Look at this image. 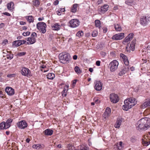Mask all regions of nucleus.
Listing matches in <instances>:
<instances>
[{"instance_id":"10","label":"nucleus","mask_w":150,"mask_h":150,"mask_svg":"<svg viewBox=\"0 0 150 150\" xmlns=\"http://www.w3.org/2000/svg\"><path fill=\"white\" fill-rule=\"evenodd\" d=\"M111 101L113 103H116L119 100V98L117 95L114 93H112L110 96Z\"/></svg>"},{"instance_id":"29","label":"nucleus","mask_w":150,"mask_h":150,"mask_svg":"<svg viewBox=\"0 0 150 150\" xmlns=\"http://www.w3.org/2000/svg\"><path fill=\"white\" fill-rule=\"evenodd\" d=\"M135 42L134 41H132L129 47L130 49L132 51H134L135 49Z\"/></svg>"},{"instance_id":"16","label":"nucleus","mask_w":150,"mask_h":150,"mask_svg":"<svg viewBox=\"0 0 150 150\" xmlns=\"http://www.w3.org/2000/svg\"><path fill=\"white\" fill-rule=\"evenodd\" d=\"M5 91L10 96L13 95L15 93L14 90L10 87H7L5 89Z\"/></svg>"},{"instance_id":"32","label":"nucleus","mask_w":150,"mask_h":150,"mask_svg":"<svg viewBox=\"0 0 150 150\" xmlns=\"http://www.w3.org/2000/svg\"><path fill=\"white\" fill-rule=\"evenodd\" d=\"M74 70L75 72L78 74H80L81 73V71L78 66H76L75 67Z\"/></svg>"},{"instance_id":"37","label":"nucleus","mask_w":150,"mask_h":150,"mask_svg":"<svg viewBox=\"0 0 150 150\" xmlns=\"http://www.w3.org/2000/svg\"><path fill=\"white\" fill-rule=\"evenodd\" d=\"M95 25L96 27L100 28L101 24L100 21L98 20H96L95 21Z\"/></svg>"},{"instance_id":"45","label":"nucleus","mask_w":150,"mask_h":150,"mask_svg":"<svg viewBox=\"0 0 150 150\" xmlns=\"http://www.w3.org/2000/svg\"><path fill=\"white\" fill-rule=\"evenodd\" d=\"M68 90V89H67V88H66V87H65L64 88V89L63 91H62V92H63L62 93H63V94H62V95L63 96L64 95V96H67V94L66 93L67 92V91Z\"/></svg>"},{"instance_id":"42","label":"nucleus","mask_w":150,"mask_h":150,"mask_svg":"<svg viewBox=\"0 0 150 150\" xmlns=\"http://www.w3.org/2000/svg\"><path fill=\"white\" fill-rule=\"evenodd\" d=\"M26 54V53L25 52H20L17 55L19 57H21L24 55Z\"/></svg>"},{"instance_id":"40","label":"nucleus","mask_w":150,"mask_h":150,"mask_svg":"<svg viewBox=\"0 0 150 150\" xmlns=\"http://www.w3.org/2000/svg\"><path fill=\"white\" fill-rule=\"evenodd\" d=\"M122 142H120L119 144L117 145V147L118 149L120 150L122 148Z\"/></svg>"},{"instance_id":"43","label":"nucleus","mask_w":150,"mask_h":150,"mask_svg":"<svg viewBox=\"0 0 150 150\" xmlns=\"http://www.w3.org/2000/svg\"><path fill=\"white\" fill-rule=\"evenodd\" d=\"M6 58L9 59H11L13 57V55L11 54H8L6 55Z\"/></svg>"},{"instance_id":"35","label":"nucleus","mask_w":150,"mask_h":150,"mask_svg":"<svg viewBox=\"0 0 150 150\" xmlns=\"http://www.w3.org/2000/svg\"><path fill=\"white\" fill-rule=\"evenodd\" d=\"M149 106L148 101L145 102L142 105L141 108H145L147 106Z\"/></svg>"},{"instance_id":"12","label":"nucleus","mask_w":150,"mask_h":150,"mask_svg":"<svg viewBox=\"0 0 150 150\" xmlns=\"http://www.w3.org/2000/svg\"><path fill=\"white\" fill-rule=\"evenodd\" d=\"M144 124L145 125V127L146 129L150 127V118L145 117L142 118Z\"/></svg>"},{"instance_id":"59","label":"nucleus","mask_w":150,"mask_h":150,"mask_svg":"<svg viewBox=\"0 0 150 150\" xmlns=\"http://www.w3.org/2000/svg\"><path fill=\"white\" fill-rule=\"evenodd\" d=\"M103 56H105L106 55V53L105 52H101L100 53Z\"/></svg>"},{"instance_id":"33","label":"nucleus","mask_w":150,"mask_h":150,"mask_svg":"<svg viewBox=\"0 0 150 150\" xmlns=\"http://www.w3.org/2000/svg\"><path fill=\"white\" fill-rule=\"evenodd\" d=\"M83 31H79L76 33V35L79 38H81L83 36Z\"/></svg>"},{"instance_id":"60","label":"nucleus","mask_w":150,"mask_h":150,"mask_svg":"<svg viewBox=\"0 0 150 150\" xmlns=\"http://www.w3.org/2000/svg\"><path fill=\"white\" fill-rule=\"evenodd\" d=\"M73 59L74 60H76L77 58V56L76 55H74L73 57Z\"/></svg>"},{"instance_id":"24","label":"nucleus","mask_w":150,"mask_h":150,"mask_svg":"<svg viewBox=\"0 0 150 150\" xmlns=\"http://www.w3.org/2000/svg\"><path fill=\"white\" fill-rule=\"evenodd\" d=\"M122 120L119 119L117 120L115 124V127L116 128H119L121 124Z\"/></svg>"},{"instance_id":"3","label":"nucleus","mask_w":150,"mask_h":150,"mask_svg":"<svg viewBox=\"0 0 150 150\" xmlns=\"http://www.w3.org/2000/svg\"><path fill=\"white\" fill-rule=\"evenodd\" d=\"M37 28L42 33H45L46 31V25L44 22H40L37 24Z\"/></svg>"},{"instance_id":"62","label":"nucleus","mask_w":150,"mask_h":150,"mask_svg":"<svg viewBox=\"0 0 150 150\" xmlns=\"http://www.w3.org/2000/svg\"><path fill=\"white\" fill-rule=\"evenodd\" d=\"M26 23L23 21H21L20 22V24L21 25H24Z\"/></svg>"},{"instance_id":"23","label":"nucleus","mask_w":150,"mask_h":150,"mask_svg":"<svg viewBox=\"0 0 150 150\" xmlns=\"http://www.w3.org/2000/svg\"><path fill=\"white\" fill-rule=\"evenodd\" d=\"M78 5L77 4H74L72 5L71 10V12L75 13L76 12Z\"/></svg>"},{"instance_id":"26","label":"nucleus","mask_w":150,"mask_h":150,"mask_svg":"<svg viewBox=\"0 0 150 150\" xmlns=\"http://www.w3.org/2000/svg\"><path fill=\"white\" fill-rule=\"evenodd\" d=\"M114 27L116 31H120L122 30L121 26L118 24H114Z\"/></svg>"},{"instance_id":"18","label":"nucleus","mask_w":150,"mask_h":150,"mask_svg":"<svg viewBox=\"0 0 150 150\" xmlns=\"http://www.w3.org/2000/svg\"><path fill=\"white\" fill-rule=\"evenodd\" d=\"M111 113V109L108 107H107L105 110L103 114V117L105 119L108 117L110 115Z\"/></svg>"},{"instance_id":"48","label":"nucleus","mask_w":150,"mask_h":150,"mask_svg":"<svg viewBox=\"0 0 150 150\" xmlns=\"http://www.w3.org/2000/svg\"><path fill=\"white\" fill-rule=\"evenodd\" d=\"M30 32L29 31H27L26 32H24L23 33V35L24 36H28L30 35Z\"/></svg>"},{"instance_id":"39","label":"nucleus","mask_w":150,"mask_h":150,"mask_svg":"<svg viewBox=\"0 0 150 150\" xmlns=\"http://www.w3.org/2000/svg\"><path fill=\"white\" fill-rule=\"evenodd\" d=\"M41 146L39 144H34L33 146V148H35L37 149H39L41 148Z\"/></svg>"},{"instance_id":"21","label":"nucleus","mask_w":150,"mask_h":150,"mask_svg":"<svg viewBox=\"0 0 150 150\" xmlns=\"http://www.w3.org/2000/svg\"><path fill=\"white\" fill-rule=\"evenodd\" d=\"M45 135L47 136H51L53 134V131L49 129H46L44 131Z\"/></svg>"},{"instance_id":"53","label":"nucleus","mask_w":150,"mask_h":150,"mask_svg":"<svg viewBox=\"0 0 150 150\" xmlns=\"http://www.w3.org/2000/svg\"><path fill=\"white\" fill-rule=\"evenodd\" d=\"M100 62L99 61H97L96 62V64L97 66H100Z\"/></svg>"},{"instance_id":"30","label":"nucleus","mask_w":150,"mask_h":150,"mask_svg":"<svg viewBox=\"0 0 150 150\" xmlns=\"http://www.w3.org/2000/svg\"><path fill=\"white\" fill-rule=\"evenodd\" d=\"M65 11V9L64 8H60L57 12V14L59 16H60L61 15L62 12H64Z\"/></svg>"},{"instance_id":"38","label":"nucleus","mask_w":150,"mask_h":150,"mask_svg":"<svg viewBox=\"0 0 150 150\" xmlns=\"http://www.w3.org/2000/svg\"><path fill=\"white\" fill-rule=\"evenodd\" d=\"M12 5H13V2H11L10 3H8L7 4V7L8 9L10 10H11L12 9V8L11 7Z\"/></svg>"},{"instance_id":"46","label":"nucleus","mask_w":150,"mask_h":150,"mask_svg":"<svg viewBox=\"0 0 150 150\" xmlns=\"http://www.w3.org/2000/svg\"><path fill=\"white\" fill-rule=\"evenodd\" d=\"M30 37L31 38V39L33 40H31V42H30V43H35V42H36V39L35 38H34V37H31V36H30Z\"/></svg>"},{"instance_id":"31","label":"nucleus","mask_w":150,"mask_h":150,"mask_svg":"<svg viewBox=\"0 0 150 150\" xmlns=\"http://www.w3.org/2000/svg\"><path fill=\"white\" fill-rule=\"evenodd\" d=\"M40 4V1L38 0H35L33 2V4L36 7L39 6Z\"/></svg>"},{"instance_id":"20","label":"nucleus","mask_w":150,"mask_h":150,"mask_svg":"<svg viewBox=\"0 0 150 150\" xmlns=\"http://www.w3.org/2000/svg\"><path fill=\"white\" fill-rule=\"evenodd\" d=\"M133 36V34L132 33L129 34L127 36L123 42V44H125V42H128L131 40L132 39Z\"/></svg>"},{"instance_id":"25","label":"nucleus","mask_w":150,"mask_h":150,"mask_svg":"<svg viewBox=\"0 0 150 150\" xmlns=\"http://www.w3.org/2000/svg\"><path fill=\"white\" fill-rule=\"evenodd\" d=\"M55 77V74L53 73H50L47 75V78L49 79H53Z\"/></svg>"},{"instance_id":"55","label":"nucleus","mask_w":150,"mask_h":150,"mask_svg":"<svg viewBox=\"0 0 150 150\" xmlns=\"http://www.w3.org/2000/svg\"><path fill=\"white\" fill-rule=\"evenodd\" d=\"M18 46L22 45V42L21 40H17Z\"/></svg>"},{"instance_id":"47","label":"nucleus","mask_w":150,"mask_h":150,"mask_svg":"<svg viewBox=\"0 0 150 150\" xmlns=\"http://www.w3.org/2000/svg\"><path fill=\"white\" fill-rule=\"evenodd\" d=\"M31 40H33L31 39V38L30 37L28 38V39H27V41H28V42H26L27 44H33V43H30V42H31Z\"/></svg>"},{"instance_id":"7","label":"nucleus","mask_w":150,"mask_h":150,"mask_svg":"<svg viewBox=\"0 0 150 150\" xmlns=\"http://www.w3.org/2000/svg\"><path fill=\"white\" fill-rule=\"evenodd\" d=\"M21 73L22 75L26 77L32 76L30 70L26 67H23L21 69Z\"/></svg>"},{"instance_id":"2","label":"nucleus","mask_w":150,"mask_h":150,"mask_svg":"<svg viewBox=\"0 0 150 150\" xmlns=\"http://www.w3.org/2000/svg\"><path fill=\"white\" fill-rule=\"evenodd\" d=\"M59 57L60 62L64 64L68 63L71 58L69 54L63 53L60 54Z\"/></svg>"},{"instance_id":"28","label":"nucleus","mask_w":150,"mask_h":150,"mask_svg":"<svg viewBox=\"0 0 150 150\" xmlns=\"http://www.w3.org/2000/svg\"><path fill=\"white\" fill-rule=\"evenodd\" d=\"M6 127L5 122H3L0 124V129H7V128H6Z\"/></svg>"},{"instance_id":"64","label":"nucleus","mask_w":150,"mask_h":150,"mask_svg":"<svg viewBox=\"0 0 150 150\" xmlns=\"http://www.w3.org/2000/svg\"><path fill=\"white\" fill-rule=\"evenodd\" d=\"M76 80H75L73 81L72 83V84L73 85V86H74L76 84Z\"/></svg>"},{"instance_id":"51","label":"nucleus","mask_w":150,"mask_h":150,"mask_svg":"<svg viewBox=\"0 0 150 150\" xmlns=\"http://www.w3.org/2000/svg\"><path fill=\"white\" fill-rule=\"evenodd\" d=\"M8 42V41L6 40V39H5L4 40L3 42H2V44H4V45H5L6 43H7Z\"/></svg>"},{"instance_id":"56","label":"nucleus","mask_w":150,"mask_h":150,"mask_svg":"<svg viewBox=\"0 0 150 150\" xmlns=\"http://www.w3.org/2000/svg\"><path fill=\"white\" fill-rule=\"evenodd\" d=\"M5 26L4 23H2L0 24V28H2Z\"/></svg>"},{"instance_id":"63","label":"nucleus","mask_w":150,"mask_h":150,"mask_svg":"<svg viewBox=\"0 0 150 150\" xmlns=\"http://www.w3.org/2000/svg\"><path fill=\"white\" fill-rule=\"evenodd\" d=\"M93 69L92 68H90L89 69V71L91 72H92L93 71Z\"/></svg>"},{"instance_id":"4","label":"nucleus","mask_w":150,"mask_h":150,"mask_svg":"<svg viewBox=\"0 0 150 150\" xmlns=\"http://www.w3.org/2000/svg\"><path fill=\"white\" fill-rule=\"evenodd\" d=\"M80 24V22L77 19H71L68 23V26L72 28H75L78 27Z\"/></svg>"},{"instance_id":"6","label":"nucleus","mask_w":150,"mask_h":150,"mask_svg":"<svg viewBox=\"0 0 150 150\" xmlns=\"http://www.w3.org/2000/svg\"><path fill=\"white\" fill-rule=\"evenodd\" d=\"M150 21V17L143 16H142L140 19V23L143 26H145L147 25Z\"/></svg>"},{"instance_id":"15","label":"nucleus","mask_w":150,"mask_h":150,"mask_svg":"<svg viewBox=\"0 0 150 150\" xmlns=\"http://www.w3.org/2000/svg\"><path fill=\"white\" fill-rule=\"evenodd\" d=\"M109 6L107 4H105L98 8V11L100 12V13H103L108 10Z\"/></svg>"},{"instance_id":"61","label":"nucleus","mask_w":150,"mask_h":150,"mask_svg":"<svg viewBox=\"0 0 150 150\" xmlns=\"http://www.w3.org/2000/svg\"><path fill=\"white\" fill-rule=\"evenodd\" d=\"M104 33H106L107 31V28H104L103 29Z\"/></svg>"},{"instance_id":"34","label":"nucleus","mask_w":150,"mask_h":150,"mask_svg":"<svg viewBox=\"0 0 150 150\" xmlns=\"http://www.w3.org/2000/svg\"><path fill=\"white\" fill-rule=\"evenodd\" d=\"M142 144L145 146H147L150 144V142H147L145 140H142Z\"/></svg>"},{"instance_id":"41","label":"nucleus","mask_w":150,"mask_h":150,"mask_svg":"<svg viewBox=\"0 0 150 150\" xmlns=\"http://www.w3.org/2000/svg\"><path fill=\"white\" fill-rule=\"evenodd\" d=\"M98 32L96 30L93 31L92 33V35L93 37H95L97 35Z\"/></svg>"},{"instance_id":"9","label":"nucleus","mask_w":150,"mask_h":150,"mask_svg":"<svg viewBox=\"0 0 150 150\" xmlns=\"http://www.w3.org/2000/svg\"><path fill=\"white\" fill-rule=\"evenodd\" d=\"M17 126L21 129H24L27 127L28 124L25 120H22L17 123Z\"/></svg>"},{"instance_id":"58","label":"nucleus","mask_w":150,"mask_h":150,"mask_svg":"<svg viewBox=\"0 0 150 150\" xmlns=\"http://www.w3.org/2000/svg\"><path fill=\"white\" fill-rule=\"evenodd\" d=\"M125 3L127 4V5H131V4H132V3L129 1H126L125 2Z\"/></svg>"},{"instance_id":"1","label":"nucleus","mask_w":150,"mask_h":150,"mask_svg":"<svg viewBox=\"0 0 150 150\" xmlns=\"http://www.w3.org/2000/svg\"><path fill=\"white\" fill-rule=\"evenodd\" d=\"M137 103L136 100L134 98L131 97L126 99L124 101L125 105H123V109L125 111H127L136 104Z\"/></svg>"},{"instance_id":"57","label":"nucleus","mask_w":150,"mask_h":150,"mask_svg":"<svg viewBox=\"0 0 150 150\" xmlns=\"http://www.w3.org/2000/svg\"><path fill=\"white\" fill-rule=\"evenodd\" d=\"M58 3H59V1L58 0H56L54 2V4L55 5H57L58 4Z\"/></svg>"},{"instance_id":"11","label":"nucleus","mask_w":150,"mask_h":150,"mask_svg":"<svg viewBox=\"0 0 150 150\" xmlns=\"http://www.w3.org/2000/svg\"><path fill=\"white\" fill-rule=\"evenodd\" d=\"M124 33H123L116 34L112 36V39L116 40H121L124 37Z\"/></svg>"},{"instance_id":"54","label":"nucleus","mask_w":150,"mask_h":150,"mask_svg":"<svg viewBox=\"0 0 150 150\" xmlns=\"http://www.w3.org/2000/svg\"><path fill=\"white\" fill-rule=\"evenodd\" d=\"M3 14L6 16H11L10 14L9 13H8V12H4L3 13Z\"/></svg>"},{"instance_id":"50","label":"nucleus","mask_w":150,"mask_h":150,"mask_svg":"<svg viewBox=\"0 0 150 150\" xmlns=\"http://www.w3.org/2000/svg\"><path fill=\"white\" fill-rule=\"evenodd\" d=\"M81 150H89V149L87 146H85L83 147L81 149Z\"/></svg>"},{"instance_id":"27","label":"nucleus","mask_w":150,"mask_h":150,"mask_svg":"<svg viewBox=\"0 0 150 150\" xmlns=\"http://www.w3.org/2000/svg\"><path fill=\"white\" fill-rule=\"evenodd\" d=\"M25 18L29 23H30L33 22V18L32 16H27L25 17Z\"/></svg>"},{"instance_id":"5","label":"nucleus","mask_w":150,"mask_h":150,"mask_svg":"<svg viewBox=\"0 0 150 150\" xmlns=\"http://www.w3.org/2000/svg\"><path fill=\"white\" fill-rule=\"evenodd\" d=\"M118 65V62L116 60H113L109 64L110 71L112 72L114 71L117 69Z\"/></svg>"},{"instance_id":"19","label":"nucleus","mask_w":150,"mask_h":150,"mask_svg":"<svg viewBox=\"0 0 150 150\" xmlns=\"http://www.w3.org/2000/svg\"><path fill=\"white\" fill-rule=\"evenodd\" d=\"M120 56L122 58L123 61L126 66L129 65V61L127 59V57L125 54L122 53L120 54Z\"/></svg>"},{"instance_id":"14","label":"nucleus","mask_w":150,"mask_h":150,"mask_svg":"<svg viewBox=\"0 0 150 150\" xmlns=\"http://www.w3.org/2000/svg\"><path fill=\"white\" fill-rule=\"evenodd\" d=\"M63 25L62 24H60L59 23H55L52 25L51 27L52 30L58 31L60 29L61 26Z\"/></svg>"},{"instance_id":"52","label":"nucleus","mask_w":150,"mask_h":150,"mask_svg":"<svg viewBox=\"0 0 150 150\" xmlns=\"http://www.w3.org/2000/svg\"><path fill=\"white\" fill-rule=\"evenodd\" d=\"M4 95L2 91H0V97L3 98L4 97Z\"/></svg>"},{"instance_id":"8","label":"nucleus","mask_w":150,"mask_h":150,"mask_svg":"<svg viewBox=\"0 0 150 150\" xmlns=\"http://www.w3.org/2000/svg\"><path fill=\"white\" fill-rule=\"evenodd\" d=\"M144 122H143L142 118L139 120L136 125L137 129H146V128L145 127Z\"/></svg>"},{"instance_id":"13","label":"nucleus","mask_w":150,"mask_h":150,"mask_svg":"<svg viewBox=\"0 0 150 150\" xmlns=\"http://www.w3.org/2000/svg\"><path fill=\"white\" fill-rule=\"evenodd\" d=\"M103 84L100 81H96L95 82V89L97 91H100L102 89Z\"/></svg>"},{"instance_id":"17","label":"nucleus","mask_w":150,"mask_h":150,"mask_svg":"<svg viewBox=\"0 0 150 150\" xmlns=\"http://www.w3.org/2000/svg\"><path fill=\"white\" fill-rule=\"evenodd\" d=\"M129 65L126 66L124 67L122 69L120 72L119 73V74L120 76H122L123 74H125L129 70Z\"/></svg>"},{"instance_id":"44","label":"nucleus","mask_w":150,"mask_h":150,"mask_svg":"<svg viewBox=\"0 0 150 150\" xmlns=\"http://www.w3.org/2000/svg\"><path fill=\"white\" fill-rule=\"evenodd\" d=\"M18 42L17 40H16L13 42V45L14 47H17L18 46Z\"/></svg>"},{"instance_id":"36","label":"nucleus","mask_w":150,"mask_h":150,"mask_svg":"<svg viewBox=\"0 0 150 150\" xmlns=\"http://www.w3.org/2000/svg\"><path fill=\"white\" fill-rule=\"evenodd\" d=\"M68 150H73L74 149V147L71 144H68L67 145Z\"/></svg>"},{"instance_id":"49","label":"nucleus","mask_w":150,"mask_h":150,"mask_svg":"<svg viewBox=\"0 0 150 150\" xmlns=\"http://www.w3.org/2000/svg\"><path fill=\"white\" fill-rule=\"evenodd\" d=\"M31 36L34 38H36L37 37V33H33L31 35Z\"/></svg>"},{"instance_id":"22","label":"nucleus","mask_w":150,"mask_h":150,"mask_svg":"<svg viewBox=\"0 0 150 150\" xmlns=\"http://www.w3.org/2000/svg\"><path fill=\"white\" fill-rule=\"evenodd\" d=\"M12 121L13 119L10 118H9L7 120L6 122H5L6 127V128H8L10 126L11 123L12 122Z\"/></svg>"}]
</instances>
